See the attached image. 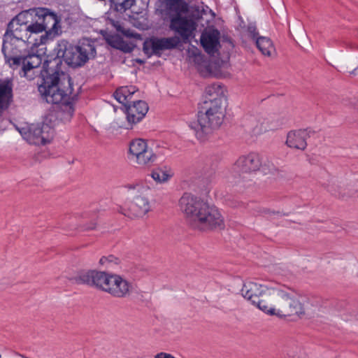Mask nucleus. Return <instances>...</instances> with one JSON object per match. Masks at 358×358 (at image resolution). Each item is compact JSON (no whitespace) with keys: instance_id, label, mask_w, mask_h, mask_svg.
I'll return each mask as SVG.
<instances>
[{"instance_id":"nucleus-22","label":"nucleus","mask_w":358,"mask_h":358,"mask_svg":"<svg viewBox=\"0 0 358 358\" xmlns=\"http://www.w3.org/2000/svg\"><path fill=\"white\" fill-rule=\"evenodd\" d=\"M165 5L170 18L182 15L188 11V4L184 0H166Z\"/></svg>"},{"instance_id":"nucleus-35","label":"nucleus","mask_w":358,"mask_h":358,"mask_svg":"<svg viewBox=\"0 0 358 358\" xmlns=\"http://www.w3.org/2000/svg\"><path fill=\"white\" fill-rule=\"evenodd\" d=\"M72 113H73V111L71 110V108H69V116L70 117L72 116Z\"/></svg>"},{"instance_id":"nucleus-1","label":"nucleus","mask_w":358,"mask_h":358,"mask_svg":"<svg viewBox=\"0 0 358 358\" xmlns=\"http://www.w3.org/2000/svg\"><path fill=\"white\" fill-rule=\"evenodd\" d=\"M179 207L194 229L205 231L224 227V219L218 208L191 193L183 194L179 200Z\"/></svg>"},{"instance_id":"nucleus-7","label":"nucleus","mask_w":358,"mask_h":358,"mask_svg":"<svg viewBox=\"0 0 358 358\" xmlns=\"http://www.w3.org/2000/svg\"><path fill=\"white\" fill-rule=\"evenodd\" d=\"M131 199L127 208H122L120 213L130 218H140L145 215L151 209L149 199L150 189L142 184H129L126 186Z\"/></svg>"},{"instance_id":"nucleus-36","label":"nucleus","mask_w":358,"mask_h":358,"mask_svg":"<svg viewBox=\"0 0 358 358\" xmlns=\"http://www.w3.org/2000/svg\"><path fill=\"white\" fill-rule=\"evenodd\" d=\"M0 358H2L1 355H0Z\"/></svg>"},{"instance_id":"nucleus-17","label":"nucleus","mask_w":358,"mask_h":358,"mask_svg":"<svg viewBox=\"0 0 358 358\" xmlns=\"http://www.w3.org/2000/svg\"><path fill=\"white\" fill-rule=\"evenodd\" d=\"M132 286L119 275L113 274L107 293L114 297L124 298L129 295Z\"/></svg>"},{"instance_id":"nucleus-30","label":"nucleus","mask_w":358,"mask_h":358,"mask_svg":"<svg viewBox=\"0 0 358 358\" xmlns=\"http://www.w3.org/2000/svg\"><path fill=\"white\" fill-rule=\"evenodd\" d=\"M220 91V85H219L218 84H213L206 89V92L210 96H212L214 93L218 94Z\"/></svg>"},{"instance_id":"nucleus-25","label":"nucleus","mask_w":358,"mask_h":358,"mask_svg":"<svg viewBox=\"0 0 358 358\" xmlns=\"http://www.w3.org/2000/svg\"><path fill=\"white\" fill-rule=\"evenodd\" d=\"M106 41L108 45L111 47L120 50L124 52H130L132 50V48L130 45L127 43L123 38L117 35H110L106 38Z\"/></svg>"},{"instance_id":"nucleus-28","label":"nucleus","mask_w":358,"mask_h":358,"mask_svg":"<svg viewBox=\"0 0 358 358\" xmlns=\"http://www.w3.org/2000/svg\"><path fill=\"white\" fill-rule=\"evenodd\" d=\"M110 6L119 13H124L129 9L135 3V0H109Z\"/></svg>"},{"instance_id":"nucleus-18","label":"nucleus","mask_w":358,"mask_h":358,"mask_svg":"<svg viewBox=\"0 0 358 358\" xmlns=\"http://www.w3.org/2000/svg\"><path fill=\"white\" fill-rule=\"evenodd\" d=\"M124 107L127 122L131 127L140 122L148 111L147 103L141 100L133 101L132 105L128 103Z\"/></svg>"},{"instance_id":"nucleus-27","label":"nucleus","mask_w":358,"mask_h":358,"mask_svg":"<svg viewBox=\"0 0 358 358\" xmlns=\"http://www.w3.org/2000/svg\"><path fill=\"white\" fill-rule=\"evenodd\" d=\"M287 120L285 117L279 115L270 116L266 120V125L264 127V130H275L285 125Z\"/></svg>"},{"instance_id":"nucleus-5","label":"nucleus","mask_w":358,"mask_h":358,"mask_svg":"<svg viewBox=\"0 0 358 358\" xmlns=\"http://www.w3.org/2000/svg\"><path fill=\"white\" fill-rule=\"evenodd\" d=\"M263 307L264 313L279 317L301 315L305 313L301 303L292 294L278 287L271 289L268 302Z\"/></svg>"},{"instance_id":"nucleus-4","label":"nucleus","mask_w":358,"mask_h":358,"mask_svg":"<svg viewBox=\"0 0 358 358\" xmlns=\"http://www.w3.org/2000/svg\"><path fill=\"white\" fill-rule=\"evenodd\" d=\"M18 43L16 39L11 38L9 36H3L2 52L5 58V62L13 70L20 69V73L24 77L31 79L28 73L34 69L40 66L42 63L41 55L27 52L22 48H25Z\"/></svg>"},{"instance_id":"nucleus-11","label":"nucleus","mask_w":358,"mask_h":358,"mask_svg":"<svg viewBox=\"0 0 358 358\" xmlns=\"http://www.w3.org/2000/svg\"><path fill=\"white\" fill-rule=\"evenodd\" d=\"M24 13H20L13 18L8 24L4 36H9L13 39H16L18 43L24 45L27 43H31L29 38L32 34H37L34 28V23L29 24L24 22L22 17Z\"/></svg>"},{"instance_id":"nucleus-15","label":"nucleus","mask_w":358,"mask_h":358,"mask_svg":"<svg viewBox=\"0 0 358 358\" xmlns=\"http://www.w3.org/2000/svg\"><path fill=\"white\" fill-rule=\"evenodd\" d=\"M196 27V22L186 16H172L170 19V29L178 34L183 41L193 37Z\"/></svg>"},{"instance_id":"nucleus-29","label":"nucleus","mask_w":358,"mask_h":358,"mask_svg":"<svg viewBox=\"0 0 358 358\" xmlns=\"http://www.w3.org/2000/svg\"><path fill=\"white\" fill-rule=\"evenodd\" d=\"M120 263V259L113 256L109 255L108 257H103L99 260V264L101 265H106V267L110 268L113 265H117Z\"/></svg>"},{"instance_id":"nucleus-26","label":"nucleus","mask_w":358,"mask_h":358,"mask_svg":"<svg viewBox=\"0 0 358 358\" xmlns=\"http://www.w3.org/2000/svg\"><path fill=\"white\" fill-rule=\"evenodd\" d=\"M172 176L171 169L166 166L156 168L151 173L153 180L159 183L168 181Z\"/></svg>"},{"instance_id":"nucleus-23","label":"nucleus","mask_w":358,"mask_h":358,"mask_svg":"<svg viewBox=\"0 0 358 358\" xmlns=\"http://www.w3.org/2000/svg\"><path fill=\"white\" fill-rule=\"evenodd\" d=\"M138 91L136 86H122L116 90L114 93V97L120 103L124 106L131 101V96Z\"/></svg>"},{"instance_id":"nucleus-8","label":"nucleus","mask_w":358,"mask_h":358,"mask_svg":"<svg viewBox=\"0 0 358 358\" xmlns=\"http://www.w3.org/2000/svg\"><path fill=\"white\" fill-rule=\"evenodd\" d=\"M33 11L38 17L34 23L36 33L45 31V35L41 36V43H45L48 38H53L62 33L61 19L55 13L45 8H38Z\"/></svg>"},{"instance_id":"nucleus-12","label":"nucleus","mask_w":358,"mask_h":358,"mask_svg":"<svg viewBox=\"0 0 358 358\" xmlns=\"http://www.w3.org/2000/svg\"><path fill=\"white\" fill-rule=\"evenodd\" d=\"M272 288L266 285L249 281L243 284L241 292L245 299L251 301L252 304L264 312L263 306L268 303Z\"/></svg>"},{"instance_id":"nucleus-21","label":"nucleus","mask_w":358,"mask_h":358,"mask_svg":"<svg viewBox=\"0 0 358 358\" xmlns=\"http://www.w3.org/2000/svg\"><path fill=\"white\" fill-rule=\"evenodd\" d=\"M13 87L11 80H0V111L7 109L13 101Z\"/></svg>"},{"instance_id":"nucleus-31","label":"nucleus","mask_w":358,"mask_h":358,"mask_svg":"<svg viewBox=\"0 0 358 358\" xmlns=\"http://www.w3.org/2000/svg\"><path fill=\"white\" fill-rule=\"evenodd\" d=\"M248 32L250 33V36L253 38H257V36H258V32L257 31V27L255 26V24H250L248 26Z\"/></svg>"},{"instance_id":"nucleus-19","label":"nucleus","mask_w":358,"mask_h":358,"mask_svg":"<svg viewBox=\"0 0 358 358\" xmlns=\"http://www.w3.org/2000/svg\"><path fill=\"white\" fill-rule=\"evenodd\" d=\"M220 32L217 29L206 31L201 36V43L205 51L214 55L218 50Z\"/></svg>"},{"instance_id":"nucleus-10","label":"nucleus","mask_w":358,"mask_h":358,"mask_svg":"<svg viewBox=\"0 0 358 358\" xmlns=\"http://www.w3.org/2000/svg\"><path fill=\"white\" fill-rule=\"evenodd\" d=\"M113 274L96 270H83L73 278L74 282L86 285L101 291L108 292Z\"/></svg>"},{"instance_id":"nucleus-14","label":"nucleus","mask_w":358,"mask_h":358,"mask_svg":"<svg viewBox=\"0 0 358 358\" xmlns=\"http://www.w3.org/2000/svg\"><path fill=\"white\" fill-rule=\"evenodd\" d=\"M54 135V129L49 124L42 123L31 124L27 132L24 134V138L34 145H45L50 143Z\"/></svg>"},{"instance_id":"nucleus-3","label":"nucleus","mask_w":358,"mask_h":358,"mask_svg":"<svg viewBox=\"0 0 358 358\" xmlns=\"http://www.w3.org/2000/svg\"><path fill=\"white\" fill-rule=\"evenodd\" d=\"M222 101L221 97L205 100L200 104L197 120L189 124L196 138L201 142L207 141L222 124L224 117Z\"/></svg>"},{"instance_id":"nucleus-34","label":"nucleus","mask_w":358,"mask_h":358,"mask_svg":"<svg viewBox=\"0 0 358 358\" xmlns=\"http://www.w3.org/2000/svg\"><path fill=\"white\" fill-rule=\"evenodd\" d=\"M265 213H266V214H269V215H270V214H271V213H273V214H275V212H271L270 210H265Z\"/></svg>"},{"instance_id":"nucleus-2","label":"nucleus","mask_w":358,"mask_h":358,"mask_svg":"<svg viewBox=\"0 0 358 358\" xmlns=\"http://www.w3.org/2000/svg\"><path fill=\"white\" fill-rule=\"evenodd\" d=\"M49 62L43 63L41 76L42 83L38 86V91L47 103L52 104L66 103L68 96L73 92L71 78L64 73L50 71Z\"/></svg>"},{"instance_id":"nucleus-37","label":"nucleus","mask_w":358,"mask_h":358,"mask_svg":"<svg viewBox=\"0 0 358 358\" xmlns=\"http://www.w3.org/2000/svg\"><path fill=\"white\" fill-rule=\"evenodd\" d=\"M25 358H29V357H25Z\"/></svg>"},{"instance_id":"nucleus-20","label":"nucleus","mask_w":358,"mask_h":358,"mask_svg":"<svg viewBox=\"0 0 358 358\" xmlns=\"http://www.w3.org/2000/svg\"><path fill=\"white\" fill-rule=\"evenodd\" d=\"M308 137L309 134L306 129L290 131L287 135L286 145L291 148L304 150Z\"/></svg>"},{"instance_id":"nucleus-24","label":"nucleus","mask_w":358,"mask_h":358,"mask_svg":"<svg viewBox=\"0 0 358 358\" xmlns=\"http://www.w3.org/2000/svg\"><path fill=\"white\" fill-rule=\"evenodd\" d=\"M256 45L262 55L267 57H271L275 55V47L269 38L264 36L257 37Z\"/></svg>"},{"instance_id":"nucleus-6","label":"nucleus","mask_w":358,"mask_h":358,"mask_svg":"<svg viewBox=\"0 0 358 358\" xmlns=\"http://www.w3.org/2000/svg\"><path fill=\"white\" fill-rule=\"evenodd\" d=\"M55 51L58 58H62L72 67L81 66L90 57H94L96 55L94 46L90 43L73 46L66 40L59 41Z\"/></svg>"},{"instance_id":"nucleus-32","label":"nucleus","mask_w":358,"mask_h":358,"mask_svg":"<svg viewBox=\"0 0 358 358\" xmlns=\"http://www.w3.org/2000/svg\"><path fill=\"white\" fill-rule=\"evenodd\" d=\"M350 74L351 75H353V76H358V66L357 68H355V69H353L351 72H350Z\"/></svg>"},{"instance_id":"nucleus-33","label":"nucleus","mask_w":358,"mask_h":358,"mask_svg":"<svg viewBox=\"0 0 358 358\" xmlns=\"http://www.w3.org/2000/svg\"><path fill=\"white\" fill-rule=\"evenodd\" d=\"M95 228V224H91L90 226L87 227L86 229H93Z\"/></svg>"},{"instance_id":"nucleus-9","label":"nucleus","mask_w":358,"mask_h":358,"mask_svg":"<svg viewBox=\"0 0 358 358\" xmlns=\"http://www.w3.org/2000/svg\"><path fill=\"white\" fill-rule=\"evenodd\" d=\"M128 158L138 166H150L155 162L157 155L145 141L137 138L129 143Z\"/></svg>"},{"instance_id":"nucleus-13","label":"nucleus","mask_w":358,"mask_h":358,"mask_svg":"<svg viewBox=\"0 0 358 358\" xmlns=\"http://www.w3.org/2000/svg\"><path fill=\"white\" fill-rule=\"evenodd\" d=\"M179 43L180 39L177 36L169 38L153 36L144 41L143 50L149 57L152 55L160 56L163 51L176 48Z\"/></svg>"},{"instance_id":"nucleus-16","label":"nucleus","mask_w":358,"mask_h":358,"mask_svg":"<svg viewBox=\"0 0 358 358\" xmlns=\"http://www.w3.org/2000/svg\"><path fill=\"white\" fill-rule=\"evenodd\" d=\"M262 166L260 156L255 152L240 157L234 165L235 172L249 173L258 171Z\"/></svg>"}]
</instances>
